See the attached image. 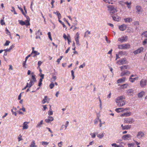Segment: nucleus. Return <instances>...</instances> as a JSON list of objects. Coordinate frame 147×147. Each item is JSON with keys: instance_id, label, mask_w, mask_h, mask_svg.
I'll list each match as a JSON object with an SVG mask.
<instances>
[{"instance_id": "nucleus-1", "label": "nucleus", "mask_w": 147, "mask_h": 147, "mask_svg": "<svg viewBox=\"0 0 147 147\" xmlns=\"http://www.w3.org/2000/svg\"><path fill=\"white\" fill-rule=\"evenodd\" d=\"M125 98L124 96H121L118 97L115 99V102L117 105L119 107L123 106L125 104V101L123 100Z\"/></svg>"}, {"instance_id": "nucleus-2", "label": "nucleus", "mask_w": 147, "mask_h": 147, "mask_svg": "<svg viewBox=\"0 0 147 147\" xmlns=\"http://www.w3.org/2000/svg\"><path fill=\"white\" fill-rule=\"evenodd\" d=\"M107 10L111 15H112L117 11L116 8H115L114 6L112 5L108 6Z\"/></svg>"}, {"instance_id": "nucleus-3", "label": "nucleus", "mask_w": 147, "mask_h": 147, "mask_svg": "<svg viewBox=\"0 0 147 147\" xmlns=\"http://www.w3.org/2000/svg\"><path fill=\"white\" fill-rule=\"evenodd\" d=\"M35 76V75L33 72L32 73L31 79L30 80V82L28 84L30 87H31L34 84L35 82H36V80Z\"/></svg>"}, {"instance_id": "nucleus-4", "label": "nucleus", "mask_w": 147, "mask_h": 147, "mask_svg": "<svg viewBox=\"0 0 147 147\" xmlns=\"http://www.w3.org/2000/svg\"><path fill=\"white\" fill-rule=\"evenodd\" d=\"M28 18H27V20L24 21L22 20H19L18 22H19V24L22 26L25 25L26 26L30 25V19L28 17Z\"/></svg>"}, {"instance_id": "nucleus-5", "label": "nucleus", "mask_w": 147, "mask_h": 147, "mask_svg": "<svg viewBox=\"0 0 147 147\" xmlns=\"http://www.w3.org/2000/svg\"><path fill=\"white\" fill-rule=\"evenodd\" d=\"M130 47V45L129 44L127 43L119 45L118 48L120 49H129Z\"/></svg>"}, {"instance_id": "nucleus-6", "label": "nucleus", "mask_w": 147, "mask_h": 147, "mask_svg": "<svg viewBox=\"0 0 147 147\" xmlns=\"http://www.w3.org/2000/svg\"><path fill=\"white\" fill-rule=\"evenodd\" d=\"M127 63V61L125 58L121 59L117 61V63L119 65H122Z\"/></svg>"}, {"instance_id": "nucleus-7", "label": "nucleus", "mask_w": 147, "mask_h": 147, "mask_svg": "<svg viewBox=\"0 0 147 147\" xmlns=\"http://www.w3.org/2000/svg\"><path fill=\"white\" fill-rule=\"evenodd\" d=\"M134 121V120L133 118H127L124 119V122L125 123L131 124Z\"/></svg>"}, {"instance_id": "nucleus-8", "label": "nucleus", "mask_w": 147, "mask_h": 147, "mask_svg": "<svg viewBox=\"0 0 147 147\" xmlns=\"http://www.w3.org/2000/svg\"><path fill=\"white\" fill-rule=\"evenodd\" d=\"M130 74V72L128 70H125L122 71L120 73V76H129Z\"/></svg>"}, {"instance_id": "nucleus-9", "label": "nucleus", "mask_w": 147, "mask_h": 147, "mask_svg": "<svg viewBox=\"0 0 147 147\" xmlns=\"http://www.w3.org/2000/svg\"><path fill=\"white\" fill-rule=\"evenodd\" d=\"M144 49L143 47H141L136 50L133 52L134 53L135 55H136L142 52L144 50Z\"/></svg>"}, {"instance_id": "nucleus-10", "label": "nucleus", "mask_w": 147, "mask_h": 147, "mask_svg": "<svg viewBox=\"0 0 147 147\" xmlns=\"http://www.w3.org/2000/svg\"><path fill=\"white\" fill-rule=\"evenodd\" d=\"M147 82V80L142 79L140 82V85L141 87H143L145 86L146 85V83Z\"/></svg>"}, {"instance_id": "nucleus-11", "label": "nucleus", "mask_w": 147, "mask_h": 147, "mask_svg": "<svg viewBox=\"0 0 147 147\" xmlns=\"http://www.w3.org/2000/svg\"><path fill=\"white\" fill-rule=\"evenodd\" d=\"M131 137V135L129 134H127L123 135L122 138L123 140H127L130 139Z\"/></svg>"}, {"instance_id": "nucleus-12", "label": "nucleus", "mask_w": 147, "mask_h": 147, "mask_svg": "<svg viewBox=\"0 0 147 147\" xmlns=\"http://www.w3.org/2000/svg\"><path fill=\"white\" fill-rule=\"evenodd\" d=\"M127 40V36H124L118 38V40L121 42L126 41Z\"/></svg>"}, {"instance_id": "nucleus-13", "label": "nucleus", "mask_w": 147, "mask_h": 147, "mask_svg": "<svg viewBox=\"0 0 147 147\" xmlns=\"http://www.w3.org/2000/svg\"><path fill=\"white\" fill-rule=\"evenodd\" d=\"M127 28V25L125 24H122L119 26V29L121 31H123L125 30Z\"/></svg>"}, {"instance_id": "nucleus-14", "label": "nucleus", "mask_w": 147, "mask_h": 147, "mask_svg": "<svg viewBox=\"0 0 147 147\" xmlns=\"http://www.w3.org/2000/svg\"><path fill=\"white\" fill-rule=\"evenodd\" d=\"M136 8L137 10V12L138 14H140V13L142 12L143 9L140 6H137L136 7Z\"/></svg>"}, {"instance_id": "nucleus-15", "label": "nucleus", "mask_w": 147, "mask_h": 147, "mask_svg": "<svg viewBox=\"0 0 147 147\" xmlns=\"http://www.w3.org/2000/svg\"><path fill=\"white\" fill-rule=\"evenodd\" d=\"M29 123V122H25L23 124V129H27L28 127V124Z\"/></svg>"}, {"instance_id": "nucleus-16", "label": "nucleus", "mask_w": 147, "mask_h": 147, "mask_svg": "<svg viewBox=\"0 0 147 147\" xmlns=\"http://www.w3.org/2000/svg\"><path fill=\"white\" fill-rule=\"evenodd\" d=\"M54 120L52 116H49L48 118L45 120V121L47 123H49L50 121H53Z\"/></svg>"}, {"instance_id": "nucleus-17", "label": "nucleus", "mask_w": 147, "mask_h": 147, "mask_svg": "<svg viewBox=\"0 0 147 147\" xmlns=\"http://www.w3.org/2000/svg\"><path fill=\"white\" fill-rule=\"evenodd\" d=\"M112 17L113 20L115 21H119L120 20V17L117 15L113 16Z\"/></svg>"}, {"instance_id": "nucleus-18", "label": "nucleus", "mask_w": 147, "mask_h": 147, "mask_svg": "<svg viewBox=\"0 0 147 147\" xmlns=\"http://www.w3.org/2000/svg\"><path fill=\"white\" fill-rule=\"evenodd\" d=\"M144 135V134L143 132L142 131H140L138 133L137 135V136L139 138L141 139L143 137Z\"/></svg>"}, {"instance_id": "nucleus-19", "label": "nucleus", "mask_w": 147, "mask_h": 147, "mask_svg": "<svg viewBox=\"0 0 147 147\" xmlns=\"http://www.w3.org/2000/svg\"><path fill=\"white\" fill-rule=\"evenodd\" d=\"M131 113L130 112H128L126 113L121 114V115L120 116L121 117L124 116L128 117L130 116L131 115Z\"/></svg>"}, {"instance_id": "nucleus-20", "label": "nucleus", "mask_w": 147, "mask_h": 147, "mask_svg": "<svg viewBox=\"0 0 147 147\" xmlns=\"http://www.w3.org/2000/svg\"><path fill=\"white\" fill-rule=\"evenodd\" d=\"M126 79L125 77H123L119 79L117 81V84L121 83L125 81Z\"/></svg>"}, {"instance_id": "nucleus-21", "label": "nucleus", "mask_w": 147, "mask_h": 147, "mask_svg": "<svg viewBox=\"0 0 147 147\" xmlns=\"http://www.w3.org/2000/svg\"><path fill=\"white\" fill-rule=\"evenodd\" d=\"M128 65H123L120 67L121 70V71H123V69H128Z\"/></svg>"}, {"instance_id": "nucleus-22", "label": "nucleus", "mask_w": 147, "mask_h": 147, "mask_svg": "<svg viewBox=\"0 0 147 147\" xmlns=\"http://www.w3.org/2000/svg\"><path fill=\"white\" fill-rule=\"evenodd\" d=\"M138 76H137V77L135 78H134L129 77V79L130 82H131L132 83H133L136 80L138 79Z\"/></svg>"}, {"instance_id": "nucleus-23", "label": "nucleus", "mask_w": 147, "mask_h": 147, "mask_svg": "<svg viewBox=\"0 0 147 147\" xmlns=\"http://www.w3.org/2000/svg\"><path fill=\"white\" fill-rule=\"evenodd\" d=\"M30 147H37V145H36L35 141L33 140L32 141L31 143L30 144Z\"/></svg>"}, {"instance_id": "nucleus-24", "label": "nucleus", "mask_w": 147, "mask_h": 147, "mask_svg": "<svg viewBox=\"0 0 147 147\" xmlns=\"http://www.w3.org/2000/svg\"><path fill=\"white\" fill-rule=\"evenodd\" d=\"M54 13L56 14L58 16V19H60L61 18V16L60 13L58 11H57L56 12H54Z\"/></svg>"}, {"instance_id": "nucleus-25", "label": "nucleus", "mask_w": 147, "mask_h": 147, "mask_svg": "<svg viewBox=\"0 0 147 147\" xmlns=\"http://www.w3.org/2000/svg\"><path fill=\"white\" fill-rule=\"evenodd\" d=\"M33 54H34V55L33 56V57H34L36 55H38L40 54V53H39L37 51H32L31 55H32Z\"/></svg>"}, {"instance_id": "nucleus-26", "label": "nucleus", "mask_w": 147, "mask_h": 147, "mask_svg": "<svg viewBox=\"0 0 147 147\" xmlns=\"http://www.w3.org/2000/svg\"><path fill=\"white\" fill-rule=\"evenodd\" d=\"M124 20L125 22H129L131 21H132V19L131 18H124Z\"/></svg>"}, {"instance_id": "nucleus-27", "label": "nucleus", "mask_w": 147, "mask_h": 147, "mask_svg": "<svg viewBox=\"0 0 147 147\" xmlns=\"http://www.w3.org/2000/svg\"><path fill=\"white\" fill-rule=\"evenodd\" d=\"M131 125H127L124 126L123 128V130L128 129H130L131 128Z\"/></svg>"}, {"instance_id": "nucleus-28", "label": "nucleus", "mask_w": 147, "mask_h": 147, "mask_svg": "<svg viewBox=\"0 0 147 147\" xmlns=\"http://www.w3.org/2000/svg\"><path fill=\"white\" fill-rule=\"evenodd\" d=\"M124 3L127 5V7L128 8L130 9L131 8V2L130 1L129 2H125Z\"/></svg>"}, {"instance_id": "nucleus-29", "label": "nucleus", "mask_w": 147, "mask_h": 147, "mask_svg": "<svg viewBox=\"0 0 147 147\" xmlns=\"http://www.w3.org/2000/svg\"><path fill=\"white\" fill-rule=\"evenodd\" d=\"M144 94V92L143 91L141 92H140L138 93V96L139 98H141L142 97L143 95Z\"/></svg>"}, {"instance_id": "nucleus-30", "label": "nucleus", "mask_w": 147, "mask_h": 147, "mask_svg": "<svg viewBox=\"0 0 147 147\" xmlns=\"http://www.w3.org/2000/svg\"><path fill=\"white\" fill-rule=\"evenodd\" d=\"M128 86V84H125L121 85L120 86V87L121 88L125 89V88H127V86Z\"/></svg>"}, {"instance_id": "nucleus-31", "label": "nucleus", "mask_w": 147, "mask_h": 147, "mask_svg": "<svg viewBox=\"0 0 147 147\" xmlns=\"http://www.w3.org/2000/svg\"><path fill=\"white\" fill-rule=\"evenodd\" d=\"M18 8L20 10V11H21L22 14L24 15V16L25 17H26V14L24 12V11H23V9H22V8L21 7H20L19 6H18Z\"/></svg>"}, {"instance_id": "nucleus-32", "label": "nucleus", "mask_w": 147, "mask_h": 147, "mask_svg": "<svg viewBox=\"0 0 147 147\" xmlns=\"http://www.w3.org/2000/svg\"><path fill=\"white\" fill-rule=\"evenodd\" d=\"M141 35L142 36V37H144L146 38L147 37V31H145L143 32Z\"/></svg>"}, {"instance_id": "nucleus-33", "label": "nucleus", "mask_w": 147, "mask_h": 147, "mask_svg": "<svg viewBox=\"0 0 147 147\" xmlns=\"http://www.w3.org/2000/svg\"><path fill=\"white\" fill-rule=\"evenodd\" d=\"M133 90L132 89L129 90L127 92L128 95H132L133 93Z\"/></svg>"}, {"instance_id": "nucleus-34", "label": "nucleus", "mask_w": 147, "mask_h": 147, "mask_svg": "<svg viewBox=\"0 0 147 147\" xmlns=\"http://www.w3.org/2000/svg\"><path fill=\"white\" fill-rule=\"evenodd\" d=\"M47 96H45L44 97V98L42 100V102L43 104H45L47 101Z\"/></svg>"}, {"instance_id": "nucleus-35", "label": "nucleus", "mask_w": 147, "mask_h": 147, "mask_svg": "<svg viewBox=\"0 0 147 147\" xmlns=\"http://www.w3.org/2000/svg\"><path fill=\"white\" fill-rule=\"evenodd\" d=\"M103 1H104L105 3H108L109 4L111 3V4H113V3L111 2L112 1V0H103Z\"/></svg>"}, {"instance_id": "nucleus-36", "label": "nucleus", "mask_w": 147, "mask_h": 147, "mask_svg": "<svg viewBox=\"0 0 147 147\" xmlns=\"http://www.w3.org/2000/svg\"><path fill=\"white\" fill-rule=\"evenodd\" d=\"M48 115H51L53 114V112L52 109H51V106H50L49 111L48 112Z\"/></svg>"}, {"instance_id": "nucleus-37", "label": "nucleus", "mask_w": 147, "mask_h": 147, "mask_svg": "<svg viewBox=\"0 0 147 147\" xmlns=\"http://www.w3.org/2000/svg\"><path fill=\"white\" fill-rule=\"evenodd\" d=\"M43 120H42L40 121V122L36 126V127H41V125L42 124Z\"/></svg>"}, {"instance_id": "nucleus-38", "label": "nucleus", "mask_w": 147, "mask_h": 147, "mask_svg": "<svg viewBox=\"0 0 147 147\" xmlns=\"http://www.w3.org/2000/svg\"><path fill=\"white\" fill-rule=\"evenodd\" d=\"M123 109V108H116L115 109V111L116 112H117V113H119L120 112V111H119V110L122 109ZM124 111V110H122V111H121L122 112V111Z\"/></svg>"}, {"instance_id": "nucleus-39", "label": "nucleus", "mask_w": 147, "mask_h": 147, "mask_svg": "<svg viewBox=\"0 0 147 147\" xmlns=\"http://www.w3.org/2000/svg\"><path fill=\"white\" fill-rule=\"evenodd\" d=\"M5 31H6V33L9 35H11V33L9 30L6 28H5Z\"/></svg>"}, {"instance_id": "nucleus-40", "label": "nucleus", "mask_w": 147, "mask_h": 147, "mask_svg": "<svg viewBox=\"0 0 147 147\" xmlns=\"http://www.w3.org/2000/svg\"><path fill=\"white\" fill-rule=\"evenodd\" d=\"M79 38H78L77 37H75V39L77 45H79Z\"/></svg>"}, {"instance_id": "nucleus-41", "label": "nucleus", "mask_w": 147, "mask_h": 147, "mask_svg": "<svg viewBox=\"0 0 147 147\" xmlns=\"http://www.w3.org/2000/svg\"><path fill=\"white\" fill-rule=\"evenodd\" d=\"M3 19H4V17H3ZM0 23H1V24L2 25H5V21L3 19H2L1 20Z\"/></svg>"}, {"instance_id": "nucleus-42", "label": "nucleus", "mask_w": 147, "mask_h": 147, "mask_svg": "<svg viewBox=\"0 0 147 147\" xmlns=\"http://www.w3.org/2000/svg\"><path fill=\"white\" fill-rule=\"evenodd\" d=\"M96 134H95V133H91L90 134V135L91 136V137L92 138H94L96 137Z\"/></svg>"}, {"instance_id": "nucleus-43", "label": "nucleus", "mask_w": 147, "mask_h": 147, "mask_svg": "<svg viewBox=\"0 0 147 147\" xmlns=\"http://www.w3.org/2000/svg\"><path fill=\"white\" fill-rule=\"evenodd\" d=\"M104 135L103 133H102L101 134H99L97 135V136L99 138H103L104 136Z\"/></svg>"}, {"instance_id": "nucleus-44", "label": "nucleus", "mask_w": 147, "mask_h": 147, "mask_svg": "<svg viewBox=\"0 0 147 147\" xmlns=\"http://www.w3.org/2000/svg\"><path fill=\"white\" fill-rule=\"evenodd\" d=\"M36 34L37 35H42V32H40V30H39L36 33Z\"/></svg>"}, {"instance_id": "nucleus-45", "label": "nucleus", "mask_w": 147, "mask_h": 147, "mask_svg": "<svg viewBox=\"0 0 147 147\" xmlns=\"http://www.w3.org/2000/svg\"><path fill=\"white\" fill-rule=\"evenodd\" d=\"M42 145H48L49 143V142H45V141H43L42 142Z\"/></svg>"}, {"instance_id": "nucleus-46", "label": "nucleus", "mask_w": 147, "mask_h": 147, "mask_svg": "<svg viewBox=\"0 0 147 147\" xmlns=\"http://www.w3.org/2000/svg\"><path fill=\"white\" fill-rule=\"evenodd\" d=\"M31 87L30 86V85H29L28 83H27L26 86L25 87H24V88L22 89V90H24L26 89L27 88H30Z\"/></svg>"}, {"instance_id": "nucleus-47", "label": "nucleus", "mask_w": 147, "mask_h": 147, "mask_svg": "<svg viewBox=\"0 0 147 147\" xmlns=\"http://www.w3.org/2000/svg\"><path fill=\"white\" fill-rule=\"evenodd\" d=\"M54 86V84L53 83H52L49 85V87L51 89H52Z\"/></svg>"}, {"instance_id": "nucleus-48", "label": "nucleus", "mask_w": 147, "mask_h": 147, "mask_svg": "<svg viewBox=\"0 0 147 147\" xmlns=\"http://www.w3.org/2000/svg\"><path fill=\"white\" fill-rule=\"evenodd\" d=\"M48 37L51 40H52V38L51 36V33L50 32H49L48 33Z\"/></svg>"}, {"instance_id": "nucleus-49", "label": "nucleus", "mask_w": 147, "mask_h": 147, "mask_svg": "<svg viewBox=\"0 0 147 147\" xmlns=\"http://www.w3.org/2000/svg\"><path fill=\"white\" fill-rule=\"evenodd\" d=\"M10 43V41H9L8 40H7V41H6V42H5V44H4V46H8L9 45Z\"/></svg>"}, {"instance_id": "nucleus-50", "label": "nucleus", "mask_w": 147, "mask_h": 147, "mask_svg": "<svg viewBox=\"0 0 147 147\" xmlns=\"http://www.w3.org/2000/svg\"><path fill=\"white\" fill-rule=\"evenodd\" d=\"M63 56H61L60 57V58H59L58 59H57V62L58 63V64H59V63L60 62V61H61V59H62V58H63Z\"/></svg>"}, {"instance_id": "nucleus-51", "label": "nucleus", "mask_w": 147, "mask_h": 147, "mask_svg": "<svg viewBox=\"0 0 147 147\" xmlns=\"http://www.w3.org/2000/svg\"><path fill=\"white\" fill-rule=\"evenodd\" d=\"M111 145L115 147H121L120 146L117 145L115 143H113L111 144Z\"/></svg>"}, {"instance_id": "nucleus-52", "label": "nucleus", "mask_w": 147, "mask_h": 147, "mask_svg": "<svg viewBox=\"0 0 147 147\" xmlns=\"http://www.w3.org/2000/svg\"><path fill=\"white\" fill-rule=\"evenodd\" d=\"M71 75L72 76V79L73 80L74 79V78H75V76L74 75V72L73 70H72L71 71Z\"/></svg>"}, {"instance_id": "nucleus-53", "label": "nucleus", "mask_w": 147, "mask_h": 147, "mask_svg": "<svg viewBox=\"0 0 147 147\" xmlns=\"http://www.w3.org/2000/svg\"><path fill=\"white\" fill-rule=\"evenodd\" d=\"M27 61L25 60V61H24L22 63V66L26 68V64Z\"/></svg>"}, {"instance_id": "nucleus-54", "label": "nucleus", "mask_w": 147, "mask_h": 147, "mask_svg": "<svg viewBox=\"0 0 147 147\" xmlns=\"http://www.w3.org/2000/svg\"><path fill=\"white\" fill-rule=\"evenodd\" d=\"M22 136L21 135V134H20V135H19V136L18 137V142H19L20 141H21V140H22Z\"/></svg>"}, {"instance_id": "nucleus-55", "label": "nucleus", "mask_w": 147, "mask_h": 147, "mask_svg": "<svg viewBox=\"0 0 147 147\" xmlns=\"http://www.w3.org/2000/svg\"><path fill=\"white\" fill-rule=\"evenodd\" d=\"M69 124V121H67L66 122V124L65 125V129H66L67 126Z\"/></svg>"}, {"instance_id": "nucleus-56", "label": "nucleus", "mask_w": 147, "mask_h": 147, "mask_svg": "<svg viewBox=\"0 0 147 147\" xmlns=\"http://www.w3.org/2000/svg\"><path fill=\"white\" fill-rule=\"evenodd\" d=\"M147 39L146 38L144 39V40L143 41L142 44L143 45H144L146 43H147Z\"/></svg>"}, {"instance_id": "nucleus-57", "label": "nucleus", "mask_w": 147, "mask_h": 147, "mask_svg": "<svg viewBox=\"0 0 147 147\" xmlns=\"http://www.w3.org/2000/svg\"><path fill=\"white\" fill-rule=\"evenodd\" d=\"M99 119V118H98L97 119H95L94 120V123L95 124H97L98 123V120Z\"/></svg>"}, {"instance_id": "nucleus-58", "label": "nucleus", "mask_w": 147, "mask_h": 147, "mask_svg": "<svg viewBox=\"0 0 147 147\" xmlns=\"http://www.w3.org/2000/svg\"><path fill=\"white\" fill-rule=\"evenodd\" d=\"M134 144L133 143H129L128 144V147H133L134 146Z\"/></svg>"}, {"instance_id": "nucleus-59", "label": "nucleus", "mask_w": 147, "mask_h": 147, "mask_svg": "<svg viewBox=\"0 0 147 147\" xmlns=\"http://www.w3.org/2000/svg\"><path fill=\"white\" fill-rule=\"evenodd\" d=\"M42 63V62L41 61H39L38 62V67H40V66L41 65Z\"/></svg>"}, {"instance_id": "nucleus-60", "label": "nucleus", "mask_w": 147, "mask_h": 147, "mask_svg": "<svg viewBox=\"0 0 147 147\" xmlns=\"http://www.w3.org/2000/svg\"><path fill=\"white\" fill-rule=\"evenodd\" d=\"M15 46H14V45H11V46L9 49V50H11V49H12Z\"/></svg>"}, {"instance_id": "nucleus-61", "label": "nucleus", "mask_w": 147, "mask_h": 147, "mask_svg": "<svg viewBox=\"0 0 147 147\" xmlns=\"http://www.w3.org/2000/svg\"><path fill=\"white\" fill-rule=\"evenodd\" d=\"M51 4L52 6V8H53L54 7V5L53 4L55 2L54 0H51Z\"/></svg>"}, {"instance_id": "nucleus-62", "label": "nucleus", "mask_w": 147, "mask_h": 147, "mask_svg": "<svg viewBox=\"0 0 147 147\" xmlns=\"http://www.w3.org/2000/svg\"><path fill=\"white\" fill-rule=\"evenodd\" d=\"M85 66V63H83V64L81 65H80L79 68H83Z\"/></svg>"}, {"instance_id": "nucleus-63", "label": "nucleus", "mask_w": 147, "mask_h": 147, "mask_svg": "<svg viewBox=\"0 0 147 147\" xmlns=\"http://www.w3.org/2000/svg\"><path fill=\"white\" fill-rule=\"evenodd\" d=\"M62 144V142H61L58 143V146L59 147H61Z\"/></svg>"}, {"instance_id": "nucleus-64", "label": "nucleus", "mask_w": 147, "mask_h": 147, "mask_svg": "<svg viewBox=\"0 0 147 147\" xmlns=\"http://www.w3.org/2000/svg\"><path fill=\"white\" fill-rule=\"evenodd\" d=\"M11 112L13 114H14L15 116H16L17 114L16 112H14L13 111V109L11 110Z\"/></svg>"}]
</instances>
